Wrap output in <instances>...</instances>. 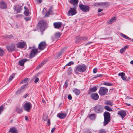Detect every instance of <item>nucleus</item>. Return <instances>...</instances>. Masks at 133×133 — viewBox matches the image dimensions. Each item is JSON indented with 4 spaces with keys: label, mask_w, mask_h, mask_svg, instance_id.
<instances>
[{
    "label": "nucleus",
    "mask_w": 133,
    "mask_h": 133,
    "mask_svg": "<svg viewBox=\"0 0 133 133\" xmlns=\"http://www.w3.org/2000/svg\"><path fill=\"white\" fill-rule=\"evenodd\" d=\"M47 24L46 21L43 20L40 21L38 24V27L41 31H43L46 28Z\"/></svg>",
    "instance_id": "1"
},
{
    "label": "nucleus",
    "mask_w": 133,
    "mask_h": 133,
    "mask_svg": "<svg viewBox=\"0 0 133 133\" xmlns=\"http://www.w3.org/2000/svg\"><path fill=\"white\" fill-rule=\"evenodd\" d=\"M103 116L104 117V125H106L110 121V114L108 112L105 111L103 114Z\"/></svg>",
    "instance_id": "2"
},
{
    "label": "nucleus",
    "mask_w": 133,
    "mask_h": 133,
    "mask_svg": "<svg viewBox=\"0 0 133 133\" xmlns=\"http://www.w3.org/2000/svg\"><path fill=\"white\" fill-rule=\"evenodd\" d=\"M93 110L95 113L99 114L103 112L104 108L102 105H97L93 107Z\"/></svg>",
    "instance_id": "3"
},
{
    "label": "nucleus",
    "mask_w": 133,
    "mask_h": 133,
    "mask_svg": "<svg viewBox=\"0 0 133 133\" xmlns=\"http://www.w3.org/2000/svg\"><path fill=\"white\" fill-rule=\"evenodd\" d=\"M87 66L84 64L77 65L75 67L76 71L80 72H84L87 69Z\"/></svg>",
    "instance_id": "4"
},
{
    "label": "nucleus",
    "mask_w": 133,
    "mask_h": 133,
    "mask_svg": "<svg viewBox=\"0 0 133 133\" xmlns=\"http://www.w3.org/2000/svg\"><path fill=\"white\" fill-rule=\"evenodd\" d=\"M77 13L76 11V6H75L73 8H70L67 13L68 16H72L75 15Z\"/></svg>",
    "instance_id": "5"
},
{
    "label": "nucleus",
    "mask_w": 133,
    "mask_h": 133,
    "mask_svg": "<svg viewBox=\"0 0 133 133\" xmlns=\"http://www.w3.org/2000/svg\"><path fill=\"white\" fill-rule=\"evenodd\" d=\"M79 6L80 9L84 12H87L89 10L90 7L88 5H84L83 4H80Z\"/></svg>",
    "instance_id": "6"
},
{
    "label": "nucleus",
    "mask_w": 133,
    "mask_h": 133,
    "mask_svg": "<svg viewBox=\"0 0 133 133\" xmlns=\"http://www.w3.org/2000/svg\"><path fill=\"white\" fill-rule=\"evenodd\" d=\"M6 48L9 52H12L15 50L16 46L15 44L11 43L6 46Z\"/></svg>",
    "instance_id": "7"
},
{
    "label": "nucleus",
    "mask_w": 133,
    "mask_h": 133,
    "mask_svg": "<svg viewBox=\"0 0 133 133\" xmlns=\"http://www.w3.org/2000/svg\"><path fill=\"white\" fill-rule=\"evenodd\" d=\"M108 91V89L103 87H101L98 92L99 95L101 96H103L106 94Z\"/></svg>",
    "instance_id": "8"
},
{
    "label": "nucleus",
    "mask_w": 133,
    "mask_h": 133,
    "mask_svg": "<svg viewBox=\"0 0 133 133\" xmlns=\"http://www.w3.org/2000/svg\"><path fill=\"white\" fill-rule=\"evenodd\" d=\"M25 110L29 112L32 106L30 102L25 103L23 106Z\"/></svg>",
    "instance_id": "9"
},
{
    "label": "nucleus",
    "mask_w": 133,
    "mask_h": 133,
    "mask_svg": "<svg viewBox=\"0 0 133 133\" xmlns=\"http://www.w3.org/2000/svg\"><path fill=\"white\" fill-rule=\"evenodd\" d=\"M38 49L34 48L32 49L30 52L29 54V57L32 58L34 57L38 53Z\"/></svg>",
    "instance_id": "10"
},
{
    "label": "nucleus",
    "mask_w": 133,
    "mask_h": 133,
    "mask_svg": "<svg viewBox=\"0 0 133 133\" xmlns=\"http://www.w3.org/2000/svg\"><path fill=\"white\" fill-rule=\"evenodd\" d=\"M26 45V43L24 42H19L16 44L17 47L18 48L21 49L24 48L25 46Z\"/></svg>",
    "instance_id": "11"
},
{
    "label": "nucleus",
    "mask_w": 133,
    "mask_h": 133,
    "mask_svg": "<svg viewBox=\"0 0 133 133\" xmlns=\"http://www.w3.org/2000/svg\"><path fill=\"white\" fill-rule=\"evenodd\" d=\"M46 44L44 41L41 42L38 45V49L40 50H43L46 47Z\"/></svg>",
    "instance_id": "12"
},
{
    "label": "nucleus",
    "mask_w": 133,
    "mask_h": 133,
    "mask_svg": "<svg viewBox=\"0 0 133 133\" xmlns=\"http://www.w3.org/2000/svg\"><path fill=\"white\" fill-rule=\"evenodd\" d=\"M67 115L66 113H64L62 112L58 113L57 115V116L59 118L61 119L64 118Z\"/></svg>",
    "instance_id": "13"
},
{
    "label": "nucleus",
    "mask_w": 133,
    "mask_h": 133,
    "mask_svg": "<svg viewBox=\"0 0 133 133\" xmlns=\"http://www.w3.org/2000/svg\"><path fill=\"white\" fill-rule=\"evenodd\" d=\"M7 8V4L4 1H0V8L2 9H5Z\"/></svg>",
    "instance_id": "14"
},
{
    "label": "nucleus",
    "mask_w": 133,
    "mask_h": 133,
    "mask_svg": "<svg viewBox=\"0 0 133 133\" xmlns=\"http://www.w3.org/2000/svg\"><path fill=\"white\" fill-rule=\"evenodd\" d=\"M14 8L17 13L20 12L22 10L21 6L19 4L15 5Z\"/></svg>",
    "instance_id": "15"
},
{
    "label": "nucleus",
    "mask_w": 133,
    "mask_h": 133,
    "mask_svg": "<svg viewBox=\"0 0 133 133\" xmlns=\"http://www.w3.org/2000/svg\"><path fill=\"white\" fill-rule=\"evenodd\" d=\"M126 114V112L123 110L119 111L118 113V114L121 117L122 119H123L125 116Z\"/></svg>",
    "instance_id": "16"
},
{
    "label": "nucleus",
    "mask_w": 133,
    "mask_h": 133,
    "mask_svg": "<svg viewBox=\"0 0 133 133\" xmlns=\"http://www.w3.org/2000/svg\"><path fill=\"white\" fill-rule=\"evenodd\" d=\"M62 24V23L60 22H55L53 24L55 28L56 29H59L61 27Z\"/></svg>",
    "instance_id": "17"
},
{
    "label": "nucleus",
    "mask_w": 133,
    "mask_h": 133,
    "mask_svg": "<svg viewBox=\"0 0 133 133\" xmlns=\"http://www.w3.org/2000/svg\"><path fill=\"white\" fill-rule=\"evenodd\" d=\"M91 97L92 99L95 100H98L99 97L98 94L96 93L92 94L91 95Z\"/></svg>",
    "instance_id": "18"
},
{
    "label": "nucleus",
    "mask_w": 133,
    "mask_h": 133,
    "mask_svg": "<svg viewBox=\"0 0 133 133\" xmlns=\"http://www.w3.org/2000/svg\"><path fill=\"white\" fill-rule=\"evenodd\" d=\"M97 90V87L96 86L92 88H90L89 90L88 91V94H90L92 92H95Z\"/></svg>",
    "instance_id": "19"
},
{
    "label": "nucleus",
    "mask_w": 133,
    "mask_h": 133,
    "mask_svg": "<svg viewBox=\"0 0 133 133\" xmlns=\"http://www.w3.org/2000/svg\"><path fill=\"white\" fill-rule=\"evenodd\" d=\"M28 60V59L26 58L23 59L19 61L18 64L20 66H23L24 65V63Z\"/></svg>",
    "instance_id": "20"
},
{
    "label": "nucleus",
    "mask_w": 133,
    "mask_h": 133,
    "mask_svg": "<svg viewBox=\"0 0 133 133\" xmlns=\"http://www.w3.org/2000/svg\"><path fill=\"white\" fill-rule=\"evenodd\" d=\"M116 18L115 17H112L107 22L108 24H110L114 22H116Z\"/></svg>",
    "instance_id": "21"
},
{
    "label": "nucleus",
    "mask_w": 133,
    "mask_h": 133,
    "mask_svg": "<svg viewBox=\"0 0 133 133\" xmlns=\"http://www.w3.org/2000/svg\"><path fill=\"white\" fill-rule=\"evenodd\" d=\"M118 75L121 77L122 79L124 81L126 79V77L125 76V73L123 72H121L118 74Z\"/></svg>",
    "instance_id": "22"
},
{
    "label": "nucleus",
    "mask_w": 133,
    "mask_h": 133,
    "mask_svg": "<svg viewBox=\"0 0 133 133\" xmlns=\"http://www.w3.org/2000/svg\"><path fill=\"white\" fill-rule=\"evenodd\" d=\"M9 132L11 133H17V129L14 127H12L10 128Z\"/></svg>",
    "instance_id": "23"
},
{
    "label": "nucleus",
    "mask_w": 133,
    "mask_h": 133,
    "mask_svg": "<svg viewBox=\"0 0 133 133\" xmlns=\"http://www.w3.org/2000/svg\"><path fill=\"white\" fill-rule=\"evenodd\" d=\"M120 35L123 38L126 39L130 40L131 41H133V39H132L131 38H130L129 37H128V36L123 33H121L120 34Z\"/></svg>",
    "instance_id": "24"
},
{
    "label": "nucleus",
    "mask_w": 133,
    "mask_h": 133,
    "mask_svg": "<svg viewBox=\"0 0 133 133\" xmlns=\"http://www.w3.org/2000/svg\"><path fill=\"white\" fill-rule=\"evenodd\" d=\"M29 78H25L20 83V84H21L22 83H24L27 82H28L29 81Z\"/></svg>",
    "instance_id": "25"
},
{
    "label": "nucleus",
    "mask_w": 133,
    "mask_h": 133,
    "mask_svg": "<svg viewBox=\"0 0 133 133\" xmlns=\"http://www.w3.org/2000/svg\"><path fill=\"white\" fill-rule=\"evenodd\" d=\"M96 115L95 114H92L89 115L88 117L92 120H94L95 119Z\"/></svg>",
    "instance_id": "26"
},
{
    "label": "nucleus",
    "mask_w": 133,
    "mask_h": 133,
    "mask_svg": "<svg viewBox=\"0 0 133 133\" xmlns=\"http://www.w3.org/2000/svg\"><path fill=\"white\" fill-rule=\"evenodd\" d=\"M78 2V0H70V3L74 5H76Z\"/></svg>",
    "instance_id": "27"
},
{
    "label": "nucleus",
    "mask_w": 133,
    "mask_h": 133,
    "mask_svg": "<svg viewBox=\"0 0 133 133\" xmlns=\"http://www.w3.org/2000/svg\"><path fill=\"white\" fill-rule=\"evenodd\" d=\"M73 91L77 95H79L80 93V90L77 89H75L73 90Z\"/></svg>",
    "instance_id": "28"
},
{
    "label": "nucleus",
    "mask_w": 133,
    "mask_h": 133,
    "mask_svg": "<svg viewBox=\"0 0 133 133\" xmlns=\"http://www.w3.org/2000/svg\"><path fill=\"white\" fill-rule=\"evenodd\" d=\"M24 8L25 10L24 13L25 15L26 16H28L29 14V12L28 9L25 6H24Z\"/></svg>",
    "instance_id": "29"
},
{
    "label": "nucleus",
    "mask_w": 133,
    "mask_h": 133,
    "mask_svg": "<svg viewBox=\"0 0 133 133\" xmlns=\"http://www.w3.org/2000/svg\"><path fill=\"white\" fill-rule=\"evenodd\" d=\"M128 46H126L124 48H122L120 50V52L121 53H122L126 49L128 48Z\"/></svg>",
    "instance_id": "30"
},
{
    "label": "nucleus",
    "mask_w": 133,
    "mask_h": 133,
    "mask_svg": "<svg viewBox=\"0 0 133 133\" xmlns=\"http://www.w3.org/2000/svg\"><path fill=\"white\" fill-rule=\"evenodd\" d=\"M80 41L84 40L85 41L88 39V37H78V38Z\"/></svg>",
    "instance_id": "31"
},
{
    "label": "nucleus",
    "mask_w": 133,
    "mask_h": 133,
    "mask_svg": "<svg viewBox=\"0 0 133 133\" xmlns=\"http://www.w3.org/2000/svg\"><path fill=\"white\" fill-rule=\"evenodd\" d=\"M104 108L105 110L109 111H111L112 110L108 105H106L104 106Z\"/></svg>",
    "instance_id": "32"
},
{
    "label": "nucleus",
    "mask_w": 133,
    "mask_h": 133,
    "mask_svg": "<svg viewBox=\"0 0 133 133\" xmlns=\"http://www.w3.org/2000/svg\"><path fill=\"white\" fill-rule=\"evenodd\" d=\"M61 35V34L59 32H57L55 34V36L56 38L57 39L59 38Z\"/></svg>",
    "instance_id": "33"
},
{
    "label": "nucleus",
    "mask_w": 133,
    "mask_h": 133,
    "mask_svg": "<svg viewBox=\"0 0 133 133\" xmlns=\"http://www.w3.org/2000/svg\"><path fill=\"white\" fill-rule=\"evenodd\" d=\"M16 111L17 112L19 113H21L22 112V109L18 107L16 108Z\"/></svg>",
    "instance_id": "34"
},
{
    "label": "nucleus",
    "mask_w": 133,
    "mask_h": 133,
    "mask_svg": "<svg viewBox=\"0 0 133 133\" xmlns=\"http://www.w3.org/2000/svg\"><path fill=\"white\" fill-rule=\"evenodd\" d=\"M105 104L109 105L111 106H112V102H111V101H108L107 100L105 101Z\"/></svg>",
    "instance_id": "35"
},
{
    "label": "nucleus",
    "mask_w": 133,
    "mask_h": 133,
    "mask_svg": "<svg viewBox=\"0 0 133 133\" xmlns=\"http://www.w3.org/2000/svg\"><path fill=\"white\" fill-rule=\"evenodd\" d=\"M4 54V51L3 49L0 48V56H3Z\"/></svg>",
    "instance_id": "36"
},
{
    "label": "nucleus",
    "mask_w": 133,
    "mask_h": 133,
    "mask_svg": "<svg viewBox=\"0 0 133 133\" xmlns=\"http://www.w3.org/2000/svg\"><path fill=\"white\" fill-rule=\"evenodd\" d=\"M68 74L69 75H70L72 73V69L71 67H69L68 69Z\"/></svg>",
    "instance_id": "37"
},
{
    "label": "nucleus",
    "mask_w": 133,
    "mask_h": 133,
    "mask_svg": "<svg viewBox=\"0 0 133 133\" xmlns=\"http://www.w3.org/2000/svg\"><path fill=\"white\" fill-rule=\"evenodd\" d=\"M28 83L27 84H24V85L22 86L21 87L20 89L21 90V91H23V90H24V89L26 87V86L27 85H28Z\"/></svg>",
    "instance_id": "38"
},
{
    "label": "nucleus",
    "mask_w": 133,
    "mask_h": 133,
    "mask_svg": "<svg viewBox=\"0 0 133 133\" xmlns=\"http://www.w3.org/2000/svg\"><path fill=\"white\" fill-rule=\"evenodd\" d=\"M45 61L41 63L38 65L37 68H38V69L40 68L42 66H43L45 64Z\"/></svg>",
    "instance_id": "39"
},
{
    "label": "nucleus",
    "mask_w": 133,
    "mask_h": 133,
    "mask_svg": "<svg viewBox=\"0 0 133 133\" xmlns=\"http://www.w3.org/2000/svg\"><path fill=\"white\" fill-rule=\"evenodd\" d=\"M14 74H13L10 76L8 80L9 82L11 81L14 78Z\"/></svg>",
    "instance_id": "40"
},
{
    "label": "nucleus",
    "mask_w": 133,
    "mask_h": 133,
    "mask_svg": "<svg viewBox=\"0 0 133 133\" xmlns=\"http://www.w3.org/2000/svg\"><path fill=\"white\" fill-rule=\"evenodd\" d=\"M104 84L105 85H108L109 86H111L112 85V84L109 82H105L104 83Z\"/></svg>",
    "instance_id": "41"
},
{
    "label": "nucleus",
    "mask_w": 133,
    "mask_h": 133,
    "mask_svg": "<svg viewBox=\"0 0 133 133\" xmlns=\"http://www.w3.org/2000/svg\"><path fill=\"white\" fill-rule=\"evenodd\" d=\"M98 133H106L105 130L104 129H101L99 130Z\"/></svg>",
    "instance_id": "42"
},
{
    "label": "nucleus",
    "mask_w": 133,
    "mask_h": 133,
    "mask_svg": "<svg viewBox=\"0 0 133 133\" xmlns=\"http://www.w3.org/2000/svg\"><path fill=\"white\" fill-rule=\"evenodd\" d=\"M74 64V62L72 61H70L65 66H70Z\"/></svg>",
    "instance_id": "43"
},
{
    "label": "nucleus",
    "mask_w": 133,
    "mask_h": 133,
    "mask_svg": "<svg viewBox=\"0 0 133 133\" xmlns=\"http://www.w3.org/2000/svg\"><path fill=\"white\" fill-rule=\"evenodd\" d=\"M53 9L52 6L49 9L48 11L51 14L53 13L52 10Z\"/></svg>",
    "instance_id": "44"
},
{
    "label": "nucleus",
    "mask_w": 133,
    "mask_h": 133,
    "mask_svg": "<svg viewBox=\"0 0 133 133\" xmlns=\"http://www.w3.org/2000/svg\"><path fill=\"white\" fill-rule=\"evenodd\" d=\"M43 120L45 121H48L49 119L48 118V117L47 116H45L43 117Z\"/></svg>",
    "instance_id": "45"
},
{
    "label": "nucleus",
    "mask_w": 133,
    "mask_h": 133,
    "mask_svg": "<svg viewBox=\"0 0 133 133\" xmlns=\"http://www.w3.org/2000/svg\"><path fill=\"white\" fill-rule=\"evenodd\" d=\"M107 3L106 2H103V5L102 6L105 7H107Z\"/></svg>",
    "instance_id": "46"
},
{
    "label": "nucleus",
    "mask_w": 133,
    "mask_h": 133,
    "mask_svg": "<svg viewBox=\"0 0 133 133\" xmlns=\"http://www.w3.org/2000/svg\"><path fill=\"white\" fill-rule=\"evenodd\" d=\"M102 75V74L96 75H95V77H93V78H96L98 77H99L101 76Z\"/></svg>",
    "instance_id": "47"
},
{
    "label": "nucleus",
    "mask_w": 133,
    "mask_h": 133,
    "mask_svg": "<svg viewBox=\"0 0 133 133\" xmlns=\"http://www.w3.org/2000/svg\"><path fill=\"white\" fill-rule=\"evenodd\" d=\"M22 92V91H21V90L19 89L16 91V93L17 94H19Z\"/></svg>",
    "instance_id": "48"
},
{
    "label": "nucleus",
    "mask_w": 133,
    "mask_h": 133,
    "mask_svg": "<svg viewBox=\"0 0 133 133\" xmlns=\"http://www.w3.org/2000/svg\"><path fill=\"white\" fill-rule=\"evenodd\" d=\"M31 17H26L24 18V19L26 21H28L30 20Z\"/></svg>",
    "instance_id": "49"
},
{
    "label": "nucleus",
    "mask_w": 133,
    "mask_h": 133,
    "mask_svg": "<svg viewBox=\"0 0 133 133\" xmlns=\"http://www.w3.org/2000/svg\"><path fill=\"white\" fill-rule=\"evenodd\" d=\"M50 14V13L48 11L46 14L45 16L46 17H48L49 16V15Z\"/></svg>",
    "instance_id": "50"
},
{
    "label": "nucleus",
    "mask_w": 133,
    "mask_h": 133,
    "mask_svg": "<svg viewBox=\"0 0 133 133\" xmlns=\"http://www.w3.org/2000/svg\"><path fill=\"white\" fill-rule=\"evenodd\" d=\"M7 37L9 38H12L13 37V36L12 35H7Z\"/></svg>",
    "instance_id": "51"
},
{
    "label": "nucleus",
    "mask_w": 133,
    "mask_h": 133,
    "mask_svg": "<svg viewBox=\"0 0 133 133\" xmlns=\"http://www.w3.org/2000/svg\"><path fill=\"white\" fill-rule=\"evenodd\" d=\"M68 98L69 99L71 100L72 99V96L70 95H69L68 97Z\"/></svg>",
    "instance_id": "52"
},
{
    "label": "nucleus",
    "mask_w": 133,
    "mask_h": 133,
    "mask_svg": "<svg viewBox=\"0 0 133 133\" xmlns=\"http://www.w3.org/2000/svg\"><path fill=\"white\" fill-rule=\"evenodd\" d=\"M68 82L67 81H66L65 82V84L64 85V86L65 88H66L68 86Z\"/></svg>",
    "instance_id": "53"
},
{
    "label": "nucleus",
    "mask_w": 133,
    "mask_h": 133,
    "mask_svg": "<svg viewBox=\"0 0 133 133\" xmlns=\"http://www.w3.org/2000/svg\"><path fill=\"white\" fill-rule=\"evenodd\" d=\"M3 107L2 105H1L0 106V112H1L3 110Z\"/></svg>",
    "instance_id": "54"
},
{
    "label": "nucleus",
    "mask_w": 133,
    "mask_h": 133,
    "mask_svg": "<svg viewBox=\"0 0 133 133\" xmlns=\"http://www.w3.org/2000/svg\"><path fill=\"white\" fill-rule=\"evenodd\" d=\"M97 72V69L96 68H94L93 70V72L94 73H96Z\"/></svg>",
    "instance_id": "55"
},
{
    "label": "nucleus",
    "mask_w": 133,
    "mask_h": 133,
    "mask_svg": "<svg viewBox=\"0 0 133 133\" xmlns=\"http://www.w3.org/2000/svg\"><path fill=\"white\" fill-rule=\"evenodd\" d=\"M47 124L48 126H49L50 124V120L48 119L47 121Z\"/></svg>",
    "instance_id": "56"
},
{
    "label": "nucleus",
    "mask_w": 133,
    "mask_h": 133,
    "mask_svg": "<svg viewBox=\"0 0 133 133\" xmlns=\"http://www.w3.org/2000/svg\"><path fill=\"white\" fill-rule=\"evenodd\" d=\"M39 80V79L38 78H36L35 79L34 81L35 83H36L37 82H38V81Z\"/></svg>",
    "instance_id": "57"
},
{
    "label": "nucleus",
    "mask_w": 133,
    "mask_h": 133,
    "mask_svg": "<svg viewBox=\"0 0 133 133\" xmlns=\"http://www.w3.org/2000/svg\"><path fill=\"white\" fill-rule=\"evenodd\" d=\"M55 128L54 127L51 130V132L52 133H53L55 131Z\"/></svg>",
    "instance_id": "58"
},
{
    "label": "nucleus",
    "mask_w": 133,
    "mask_h": 133,
    "mask_svg": "<svg viewBox=\"0 0 133 133\" xmlns=\"http://www.w3.org/2000/svg\"><path fill=\"white\" fill-rule=\"evenodd\" d=\"M103 11V10L102 9H98V12H100Z\"/></svg>",
    "instance_id": "59"
},
{
    "label": "nucleus",
    "mask_w": 133,
    "mask_h": 133,
    "mask_svg": "<svg viewBox=\"0 0 133 133\" xmlns=\"http://www.w3.org/2000/svg\"><path fill=\"white\" fill-rule=\"evenodd\" d=\"M28 94H26L23 96L24 98H26L28 96Z\"/></svg>",
    "instance_id": "60"
},
{
    "label": "nucleus",
    "mask_w": 133,
    "mask_h": 133,
    "mask_svg": "<svg viewBox=\"0 0 133 133\" xmlns=\"http://www.w3.org/2000/svg\"><path fill=\"white\" fill-rule=\"evenodd\" d=\"M92 43V42H88V43H86V44H85V45H87L88 44H90L91 43Z\"/></svg>",
    "instance_id": "61"
},
{
    "label": "nucleus",
    "mask_w": 133,
    "mask_h": 133,
    "mask_svg": "<svg viewBox=\"0 0 133 133\" xmlns=\"http://www.w3.org/2000/svg\"><path fill=\"white\" fill-rule=\"evenodd\" d=\"M94 5L95 6H99L98 3H95Z\"/></svg>",
    "instance_id": "62"
},
{
    "label": "nucleus",
    "mask_w": 133,
    "mask_h": 133,
    "mask_svg": "<svg viewBox=\"0 0 133 133\" xmlns=\"http://www.w3.org/2000/svg\"><path fill=\"white\" fill-rule=\"evenodd\" d=\"M99 4V6L100 5L101 6H102L103 5V2H101V3H98Z\"/></svg>",
    "instance_id": "63"
},
{
    "label": "nucleus",
    "mask_w": 133,
    "mask_h": 133,
    "mask_svg": "<svg viewBox=\"0 0 133 133\" xmlns=\"http://www.w3.org/2000/svg\"><path fill=\"white\" fill-rule=\"evenodd\" d=\"M25 119L26 120L28 121V117L27 116H25Z\"/></svg>",
    "instance_id": "64"
}]
</instances>
